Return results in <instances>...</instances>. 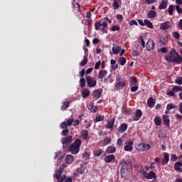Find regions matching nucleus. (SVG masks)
Returning <instances> with one entry per match:
<instances>
[{
  "mask_svg": "<svg viewBox=\"0 0 182 182\" xmlns=\"http://www.w3.org/2000/svg\"><path fill=\"white\" fill-rule=\"evenodd\" d=\"M164 59L168 63H175L176 65H181L182 63L181 55L174 48L171 49L168 54L164 57Z\"/></svg>",
  "mask_w": 182,
  "mask_h": 182,
  "instance_id": "1",
  "label": "nucleus"
},
{
  "mask_svg": "<svg viewBox=\"0 0 182 182\" xmlns=\"http://www.w3.org/2000/svg\"><path fill=\"white\" fill-rule=\"evenodd\" d=\"M80 146H82V140L79 138H76L74 142L70 145L69 151L71 154H77L80 151Z\"/></svg>",
  "mask_w": 182,
  "mask_h": 182,
  "instance_id": "2",
  "label": "nucleus"
},
{
  "mask_svg": "<svg viewBox=\"0 0 182 182\" xmlns=\"http://www.w3.org/2000/svg\"><path fill=\"white\" fill-rule=\"evenodd\" d=\"M132 168V164L129 161H123L121 168L122 177H126V173Z\"/></svg>",
  "mask_w": 182,
  "mask_h": 182,
  "instance_id": "3",
  "label": "nucleus"
},
{
  "mask_svg": "<svg viewBox=\"0 0 182 182\" xmlns=\"http://www.w3.org/2000/svg\"><path fill=\"white\" fill-rule=\"evenodd\" d=\"M116 82H117L115 85L116 90H122L124 89V86L127 85V82L123 80V79L120 76L116 77Z\"/></svg>",
  "mask_w": 182,
  "mask_h": 182,
  "instance_id": "4",
  "label": "nucleus"
},
{
  "mask_svg": "<svg viewBox=\"0 0 182 182\" xmlns=\"http://www.w3.org/2000/svg\"><path fill=\"white\" fill-rule=\"evenodd\" d=\"M150 144H144V143H141V144H137L135 145V149L137 150V151H148V150H150Z\"/></svg>",
  "mask_w": 182,
  "mask_h": 182,
  "instance_id": "5",
  "label": "nucleus"
},
{
  "mask_svg": "<svg viewBox=\"0 0 182 182\" xmlns=\"http://www.w3.org/2000/svg\"><path fill=\"white\" fill-rule=\"evenodd\" d=\"M87 87H95L97 85V81L92 76H86Z\"/></svg>",
  "mask_w": 182,
  "mask_h": 182,
  "instance_id": "6",
  "label": "nucleus"
},
{
  "mask_svg": "<svg viewBox=\"0 0 182 182\" xmlns=\"http://www.w3.org/2000/svg\"><path fill=\"white\" fill-rule=\"evenodd\" d=\"M155 46L156 43H154V41H153L151 38H149L146 43L145 48L148 52H152V50H154Z\"/></svg>",
  "mask_w": 182,
  "mask_h": 182,
  "instance_id": "7",
  "label": "nucleus"
},
{
  "mask_svg": "<svg viewBox=\"0 0 182 182\" xmlns=\"http://www.w3.org/2000/svg\"><path fill=\"white\" fill-rule=\"evenodd\" d=\"M125 146L124 148V150L125 151H133V141H132V139H128L126 142H125Z\"/></svg>",
  "mask_w": 182,
  "mask_h": 182,
  "instance_id": "8",
  "label": "nucleus"
},
{
  "mask_svg": "<svg viewBox=\"0 0 182 182\" xmlns=\"http://www.w3.org/2000/svg\"><path fill=\"white\" fill-rule=\"evenodd\" d=\"M141 116H143V112H141L140 109H138L134 113L133 119L134 120H135V122H137L140 120V119L141 118Z\"/></svg>",
  "mask_w": 182,
  "mask_h": 182,
  "instance_id": "9",
  "label": "nucleus"
},
{
  "mask_svg": "<svg viewBox=\"0 0 182 182\" xmlns=\"http://www.w3.org/2000/svg\"><path fill=\"white\" fill-rule=\"evenodd\" d=\"M170 28H171V23L168 21L161 23V26H160L161 31H167V29H170Z\"/></svg>",
  "mask_w": 182,
  "mask_h": 182,
  "instance_id": "10",
  "label": "nucleus"
},
{
  "mask_svg": "<svg viewBox=\"0 0 182 182\" xmlns=\"http://www.w3.org/2000/svg\"><path fill=\"white\" fill-rule=\"evenodd\" d=\"M145 178H146V180H152V178H154V181H156V180H157L156 172L153 171H150L149 173H146Z\"/></svg>",
  "mask_w": 182,
  "mask_h": 182,
  "instance_id": "11",
  "label": "nucleus"
},
{
  "mask_svg": "<svg viewBox=\"0 0 182 182\" xmlns=\"http://www.w3.org/2000/svg\"><path fill=\"white\" fill-rule=\"evenodd\" d=\"M170 161V154L168 153L165 152L164 154V159L161 161L162 166H166V164H168V161Z\"/></svg>",
  "mask_w": 182,
  "mask_h": 182,
  "instance_id": "12",
  "label": "nucleus"
},
{
  "mask_svg": "<svg viewBox=\"0 0 182 182\" xmlns=\"http://www.w3.org/2000/svg\"><path fill=\"white\" fill-rule=\"evenodd\" d=\"M102 96V90H95L92 93V97L93 99H95V100H97L100 97Z\"/></svg>",
  "mask_w": 182,
  "mask_h": 182,
  "instance_id": "13",
  "label": "nucleus"
},
{
  "mask_svg": "<svg viewBox=\"0 0 182 182\" xmlns=\"http://www.w3.org/2000/svg\"><path fill=\"white\" fill-rule=\"evenodd\" d=\"M129 86H139V81L134 76H132L129 78Z\"/></svg>",
  "mask_w": 182,
  "mask_h": 182,
  "instance_id": "14",
  "label": "nucleus"
},
{
  "mask_svg": "<svg viewBox=\"0 0 182 182\" xmlns=\"http://www.w3.org/2000/svg\"><path fill=\"white\" fill-rule=\"evenodd\" d=\"M168 6V0H162L159 6V9L160 11L166 9Z\"/></svg>",
  "mask_w": 182,
  "mask_h": 182,
  "instance_id": "15",
  "label": "nucleus"
},
{
  "mask_svg": "<svg viewBox=\"0 0 182 182\" xmlns=\"http://www.w3.org/2000/svg\"><path fill=\"white\" fill-rule=\"evenodd\" d=\"M127 127L128 125L127 123H122L117 129V132H119V133H124V132H126V130H127Z\"/></svg>",
  "mask_w": 182,
  "mask_h": 182,
  "instance_id": "16",
  "label": "nucleus"
},
{
  "mask_svg": "<svg viewBox=\"0 0 182 182\" xmlns=\"http://www.w3.org/2000/svg\"><path fill=\"white\" fill-rule=\"evenodd\" d=\"M114 160H116V156L113 154H109L104 159V161H105V163H112Z\"/></svg>",
  "mask_w": 182,
  "mask_h": 182,
  "instance_id": "17",
  "label": "nucleus"
},
{
  "mask_svg": "<svg viewBox=\"0 0 182 182\" xmlns=\"http://www.w3.org/2000/svg\"><path fill=\"white\" fill-rule=\"evenodd\" d=\"M114 119H112L111 120H109L106 127L105 129H110V130H112V132H113V130H114Z\"/></svg>",
  "mask_w": 182,
  "mask_h": 182,
  "instance_id": "18",
  "label": "nucleus"
},
{
  "mask_svg": "<svg viewBox=\"0 0 182 182\" xmlns=\"http://www.w3.org/2000/svg\"><path fill=\"white\" fill-rule=\"evenodd\" d=\"M182 162L181 161H177L174 164V170L176 171H178V173H182Z\"/></svg>",
  "mask_w": 182,
  "mask_h": 182,
  "instance_id": "19",
  "label": "nucleus"
},
{
  "mask_svg": "<svg viewBox=\"0 0 182 182\" xmlns=\"http://www.w3.org/2000/svg\"><path fill=\"white\" fill-rule=\"evenodd\" d=\"M162 119H163L164 124H166V126H167V127H170V117H168V115H167V114H164L162 116Z\"/></svg>",
  "mask_w": 182,
  "mask_h": 182,
  "instance_id": "20",
  "label": "nucleus"
},
{
  "mask_svg": "<svg viewBox=\"0 0 182 182\" xmlns=\"http://www.w3.org/2000/svg\"><path fill=\"white\" fill-rule=\"evenodd\" d=\"M112 7L114 11L119 9L120 8V4H122V0H112Z\"/></svg>",
  "mask_w": 182,
  "mask_h": 182,
  "instance_id": "21",
  "label": "nucleus"
},
{
  "mask_svg": "<svg viewBox=\"0 0 182 182\" xmlns=\"http://www.w3.org/2000/svg\"><path fill=\"white\" fill-rule=\"evenodd\" d=\"M72 139H73V136H68L67 137H64L61 139V142L64 143L65 144H70L72 143Z\"/></svg>",
  "mask_w": 182,
  "mask_h": 182,
  "instance_id": "22",
  "label": "nucleus"
},
{
  "mask_svg": "<svg viewBox=\"0 0 182 182\" xmlns=\"http://www.w3.org/2000/svg\"><path fill=\"white\" fill-rule=\"evenodd\" d=\"M65 160L66 164H72V163H73L75 159L73 158V156H72L71 154H68L66 156Z\"/></svg>",
  "mask_w": 182,
  "mask_h": 182,
  "instance_id": "23",
  "label": "nucleus"
},
{
  "mask_svg": "<svg viewBox=\"0 0 182 182\" xmlns=\"http://www.w3.org/2000/svg\"><path fill=\"white\" fill-rule=\"evenodd\" d=\"M122 50V47L120 46H115L112 47V53L114 55H119Z\"/></svg>",
  "mask_w": 182,
  "mask_h": 182,
  "instance_id": "24",
  "label": "nucleus"
},
{
  "mask_svg": "<svg viewBox=\"0 0 182 182\" xmlns=\"http://www.w3.org/2000/svg\"><path fill=\"white\" fill-rule=\"evenodd\" d=\"M69 106H70V101L69 100L65 101L63 103V105L60 107L62 112H65V110H66V109H68Z\"/></svg>",
  "mask_w": 182,
  "mask_h": 182,
  "instance_id": "25",
  "label": "nucleus"
},
{
  "mask_svg": "<svg viewBox=\"0 0 182 182\" xmlns=\"http://www.w3.org/2000/svg\"><path fill=\"white\" fill-rule=\"evenodd\" d=\"M81 136L82 137L83 140H87V139H89V131L87 129H83L81 132Z\"/></svg>",
  "mask_w": 182,
  "mask_h": 182,
  "instance_id": "26",
  "label": "nucleus"
},
{
  "mask_svg": "<svg viewBox=\"0 0 182 182\" xmlns=\"http://www.w3.org/2000/svg\"><path fill=\"white\" fill-rule=\"evenodd\" d=\"M102 154H103V149H99L95 150L93 151L94 157H100V156H102Z\"/></svg>",
  "mask_w": 182,
  "mask_h": 182,
  "instance_id": "27",
  "label": "nucleus"
},
{
  "mask_svg": "<svg viewBox=\"0 0 182 182\" xmlns=\"http://www.w3.org/2000/svg\"><path fill=\"white\" fill-rule=\"evenodd\" d=\"M106 151L108 154H112L113 153H116V147H114L113 146H109L107 147Z\"/></svg>",
  "mask_w": 182,
  "mask_h": 182,
  "instance_id": "28",
  "label": "nucleus"
},
{
  "mask_svg": "<svg viewBox=\"0 0 182 182\" xmlns=\"http://www.w3.org/2000/svg\"><path fill=\"white\" fill-rule=\"evenodd\" d=\"M106 75H107V70H101L98 74V79H103Z\"/></svg>",
  "mask_w": 182,
  "mask_h": 182,
  "instance_id": "29",
  "label": "nucleus"
},
{
  "mask_svg": "<svg viewBox=\"0 0 182 182\" xmlns=\"http://www.w3.org/2000/svg\"><path fill=\"white\" fill-rule=\"evenodd\" d=\"M90 95V91L87 89H85L82 91V96L83 99H86V97H89Z\"/></svg>",
  "mask_w": 182,
  "mask_h": 182,
  "instance_id": "30",
  "label": "nucleus"
},
{
  "mask_svg": "<svg viewBox=\"0 0 182 182\" xmlns=\"http://www.w3.org/2000/svg\"><path fill=\"white\" fill-rule=\"evenodd\" d=\"M111 142H112V137L110 136H105L103 139L104 146H107V144H110Z\"/></svg>",
  "mask_w": 182,
  "mask_h": 182,
  "instance_id": "31",
  "label": "nucleus"
},
{
  "mask_svg": "<svg viewBox=\"0 0 182 182\" xmlns=\"http://www.w3.org/2000/svg\"><path fill=\"white\" fill-rule=\"evenodd\" d=\"M157 16V12L155 11H149L148 12V18H149L150 19L153 18H156Z\"/></svg>",
  "mask_w": 182,
  "mask_h": 182,
  "instance_id": "32",
  "label": "nucleus"
},
{
  "mask_svg": "<svg viewBox=\"0 0 182 182\" xmlns=\"http://www.w3.org/2000/svg\"><path fill=\"white\" fill-rule=\"evenodd\" d=\"M147 105L149 107H153V105H156V102H154V99H153V97H149L147 100Z\"/></svg>",
  "mask_w": 182,
  "mask_h": 182,
  "instance_id": "33",
  "label": "nucleus"
},
{
  "mask_svg": "<svg viewBox=\"0 0 182 182\" xmlns=\"http://www.w3.org/2000/svg\"><path fill=\"white\" fill-rule=\"evenodd\" d=\"M144 22L145 25L148 28H149V29H153L154 28V26H153V23H151V21H150V20L145 19V20H144Z\"/></svg>",
  "mask_w": 182,
  "mask_h": 182,
  "instance_id": "34",
  "label": "nucleus"
},
{
  "mask_svg": "<svg viewBox=\"0 0 182 182\" xmlns=\"http://www.w3.org/2000/svg\"><path fill=\"white\" fill-rule=\"evenodd\" d=\"M154 122L156 126H161V118H160L159 116L155 117Z\"/></svg>",
  "mask_w": 182,
  "mask_h": 182,
  "instance_id": "35",
  "label": "nucleus"
},
{
  "mask_svg": "<svg viewBox=\"0 0 182 182\" xmlns=\"http://www.w3.org/2000/svg\"><path fill=\"white\" fill-rule=\"evenodd\" d=\"M87 109H90L92 113H96V112H97V108L93 106V104L88 105Z\"/></svg>",
  "mask_w": 182,
  "mask_h": 182,
  "instance_id": "36",
  "label": "nucleus"
},
{
  "mask_svg": "<svg viewBox=\"0 0 182 182\" xmlns=\"http://www.w3.org/2000/svg\"><path fill=\"white\" fill-rule=\"evenodd\" d=\"M88 62L87 56L84 55L83 59L82 61L80 63V66H85Z\"/></svg>",
  "mask_w": 182,
  "mask_h": 182,
  "instance_id": "37",
  "label": "nucleus"
},
{
  "mask_svg": "<svg viewBox=\"0 0 182 182\" xmlns=\"http://www.w3.org/2000/svg\"><path fill=\"white\" fill-rule=\"evenodd\" d=\"M83 167V164H80V168H77V173L78 174H83V173H85V169Z\"/></svg>",
  "mask_w": 182,
  "mask_h": 182,
  "instance_id": "38",
  "label": "nucleus"
},
{
  "mask_svg": "<svg viewBox=\"0 0 182 182\" xmlns=\"http://www.w3.org/2000/svg\"><path fill=\"white\" fill-rule=\"evenodd\" d=\"M126 62H127L126 58L120 57L119 58V63L121 66H124V65H126Z\"/></svg>",
  "mask_w": 182,
  "mask_h": 182,
  "instance_id": "39",
  "label": "nucleus"
},
{
  "mask_svg": "<svg viewBox=\"0 0 182 182\" xmlns=\"http://www.w3.org/2000/svg\"><path fill=\"white\" fill-rule=\"evenodd\" d=\"M160 42L163 45H166L168 42V38L167 36H162L160 38Z\"/></svg>",
  "mask_w": 182,
  "mask_h": 182,
  "instance_id": "40",
  "label": "nucleus"
},
{
  "mask_svg": "<svg viewBox=\"0 0 182 182\" xmlns=\"http://www.w3.org/2000/svg\"><path fill=\"white\" fill-rule=\"evenodd\" d=\"M62 173H63V171L60 170L55 171V177L58 180V181H59V180L60 178V176H62Z\"/></svg>",
  "mask_w": 182,
  "mask_h": 182,
  "instance_id": "41",
  "label": "nucleus"
},
{
  "mask_svg": "<svg viewBox=\"0 0 182 182\" xmlns=\"http://www.w3.org/2000/svg\"><path fill=\"white\" fill-rule=\"evenodd\" d=\"M80 83V87H85L86 86V79H85V77H81Z\"/></svg>",
  "mask_w": 182,
  "mask_h": 182,
  "instance_id": "42",
  "label": "nucleus"
},
{
  "mask_svg": "<svg viewBox=\"0 0 182 182\" xmlns=\"http://www.w3.org/2000/svg\"><path fill=\"white\" fill-rule=\"evenodd\" d=\"M173 12H174V5L171 4L168 9V14H169V15H173Z\"/></svg>",
  "mask_w": 182,
  "mask_h": 182,
  "instance_id": "43",
  "label": "nucleus"
},
{
  "mask_svg": "<svg viewBox=\"0 0 182 182\" xmlns=\"http://www.w3.org/2000/svg\"><path fill=\"white\" fill-rule=\"evenodd\" d=\"M100 27H102V23H100L99 21H96L95 23V31H99V29H100Z\"/></svg>",
  "mask_w": 182,
  "mask_h": 182,
  "instance_id": "44",
  "label": "nucleus"
},
{
  "mask_svg": "<svg viewBox=\"0 0 182 182\" xmlns=\"http://www.w3.org/2000/svg\"><path fill=\"white\" fill-rule=\"evenodd\" d=\"M132 55L134 58H137V56H139L140 55V52H139V50H134L132 52Z\"/></svg>",
  "mask_w": 182,
  "mask_h": 182,
  "instance_id": "45",
  "label": "nucleus"
},
{
  "mask_svg": "<svg viewBox=\"0 0 182 182\" xmlns=\"http://www.w3.org/2000/svg\"><path fill=\"white\" fill-rule=\"evenodd\" d=\"M103 120H105V117L102 116V115H99V116L96 117V118H95L96 122H103Z\"/></svg>",
  "mask_w": 182,
  "mask_h": 182,
  "instance_id": "46",
  "label": "nucleus"
},
{
  "mask_svg": "<svg viewBox=\"0 0 182 182\" xmlns=\"http://www.w3.org/2000/svg\"><path fill=\"white\" fill-rule=\"evenodd\" d=\"M177 159H178V157H177V155L172 154L171 155V161H172V163H174V161H177Z\"/></svg>",
  "mask_w": 182,
  "mask_h": 182,
  "instance_id": "47",
  "label": "nucleus"
},
{
  "mask_svg": "<svg viewBox=\"0 0 182 182\" xmlns=\"http://www.w3.org/2000/svg\"><path fill=\"white\" fill-rule=\"evenodd\" d=\"M63 144V150H65V151H68V150H69V147L70 146H69V144H65V142H62Z\"/></svg>",
  "mask_w": 182,
  "mask_h": 182,
  "instance_id": "48",
  "label": "nucleus"
},
{
  "mask_svg": "<svg viewBox=\"0 0 182 182\" xmlns=\"http://www.w3.org/2000/svg\"><path fill=\"white\" fill-rule=\"evenodd\" d=\"M173 109H176V107L172 103H169L166 106V109L173 110Z\"/></svg>",
  "mask_w": 182,
  "mask_h": 182,
  "instance_id": "49",
  "label": "nucleus"
},
{
  "mask_svg": "<svg viewBox=\"0 0 182 182\" xmlns=\"http://www.w3.org/2000/svg\"><path fill=\"white\" fill-rule=\"evenodd\" d=\"M172 36L175 38V39H180V33L177 31H174L172 33Z\"/></svg>",
  "mask_w": 182,
  "mask_h": 182,
  "instance_id": "50",
  "label": "nucleus"
},
{
  "mask_svg": "<svg viewBox=\"0 0 182 182\" xmlns=\"http://www.w3.org/2000/svg\"><path fill=\"white\" fill-rule=\"evenodd\" d=\"M111 31L112 32H115V31H120V26H118V25L113 26L111 28Z\"/></svg>",
  "mask_w": 182,
  "mask_h": 182,
  "instance_id": "51",
  "label": "nucleus"
},
{
  "mask_svg": "<svg viewBox=\"0 0 182 182\" xmlns=\"http://www.w3.org/2000/svg\"><path fill=\"white\" fill-rule=\"evenodd\" d=\"M172 90L175 92L177 93V92H180V86L178 85H175L172 87Z\"/></svg>",
  "mask_w": 182,
  "mask_h": 182,
  "instance_id": "52",
  "label": "nucleus"
},
{
  "mask_svg": "<svg viewBox=\"0 0 182 182\" xmlns=\"http://www.w3.org/2000/svg\"><path fill=\"white\" fill-rule=\"evenodd\" d=\"M139 39L141 41V45L143 48H146V42L144 41V39H143V37L141 36H139Z\"/></svg>",
  "mask_w": 182,
  "mask_h": 182,
  "instance_id": "53",
  "label": "nucleus"
},
{
  "mask_svg": "<svg viewBox=\"0 0 182 182\" xmlns=\"http://www.w3.org/2000/svg\"><path fill=\"white\" fill-rule=\"evenodd\" d=\"M158 0H145L146 4L148 5H151L153 4H156Z\"/></svg>",
  "mask_w": 182,
  "mask_h": 182,
  "instance_id": "54",
  "label": "nucleus"
},
{
  "mask_svg": "<svg viewBox=\"0 0 182 182\" xmlns=\"http://www.w3.org/2000/svg\"><path fill=\"white\" fill-rule=\"evenodd\" d=\"M139 90V85H132L131 87V92H137Z\"/></svg>",
  "mask_w": 182,
  "mask_h": 182,
  "instance_id": "55",
  "label": "nucleus"
},
{
  "mask_svg": "<svg viewBox=\"0 0 182 182\" xmlns=\"http://www.w3.org/2000/svg\"><path fill=\"white\" fill-rule=\"evenodd\" d=\"M175 83L176 85H182V77H179L176 78L175 80Z\"/></svg>",
  "mask_w": 182,
  "mask_h": 182,
  "instance_id": "56",
  "label": "nucleus"
},
{
  "mask_svg": "<svg viewBox=\"0 0 182 182\" xmlns=\"http://www.w3.org/2000/svg\"><path fill=\"white\" fill-rule=\"evenodd\" d=\"M175 117H176V119L178 122H181V120H182V115L181 114L177 113V114H175Z\"/></svg>",
  "mask_w": 182,
  "mask_h": 182,
  "instance_id": "57",
  "label": "nucleus"
},
{
  "mask_svg": "<svg viewBox=\"0 0 182 182\" xmlns=\"http://www.w3.org/2000/svg\"><path fill=\"white\" fill-rule=\"evenodd\" d=\"M89 157H90V155L87 152H85L82 154V158L85 159V160H89Z\"/></svg>",
  "mask_w": 182,
  "mask_h": 182,
  "instance_id": "58",
  "label": "nucleus"
},
{
  "mask_svg": "<svg viewBox=\"0 0 182 182\" xmlns=\"http://www.w3.org/2000/svg\"><path fill=\"white\" fill-rule=\"evenodd\" d=\"M61 134L62 136H68V134H69V130L68 129V128L63 129L61 132Z\"/></svg>",
  "mask_w": 182,
  "mask_h": 182,
  "instance_id": "59",
  "label": "nucleus"
},
{
  "mask_svg": "<svg viewBox=\"0 0 182 182\" xmlns=\"http://www.w3.org/2000/svg\"><path fill=\"white\" fill-rule=\"evenodd\" d=\"M130 26H133V25H136V26H139V23H137V21L136 20H132L129 21Z\"/></svg>",
  "mask_w": 182,
  "mask_h": 182,
  "instance_id": "60",
  "label": "nucleus"
},
{
  "mask_svg": "<svg viewBox=\"0 0 182 182\" xmlns=\"http://www.w3.org/2000/svg\"><path fill=\"white\" fill-rule=\"evenodd\" d=\"M60 128L61 129H68V124L66 123V122H63L60 124Z\"/></svg>",
  "mask_w": 182,
  "mask_h": 182,
  "instance_id": "61",
  "label": "nucleus"
},
{
  "mask_svg": "<svg viewBox=\"0 0 182 182\" xmlns=\"http://www.w3.org/2000/svg\"><path fill=\"white\" fill-rule=\"evenodd\" d=\"M117 19L118 22H122V21H123V15L117 14Z\"/></svg>",
  "mask_w": 182,
  "mask_h": 182,
  "instance_id": "62",
  "label": "nucleus"
},
{
  "mask_svg": "<svg viewBox=\"0 0 182 182\" xmlns=\"http://www.w3.org/2000/svg\"><path fill=\"white\" fill-rule=\"evenodd\" d=\"M175 8H176V9L178 14H182V9L180 8V6L176 5V6H175Z\"/></svg>",
  "mask_w": 182,
  "mask_h": 182,
  "instance_id": "63",
  "label": "nucleus"
},
{
  "mask_svg": "<svg viewBox=\"0 0 182 182\" xmlns=\"http://www.w3.org/2000/svg\"><path fill=\"white\" fill-rule=\"evenodd\" d=\"M63 180H66V175L63 174L60 177L58 182H63Z\"/></svg>",
  "mask_w": 182,
  "mask_h": 182,
  "instance_id": "64",
  "label": "nucleus"
}]
</instances>
